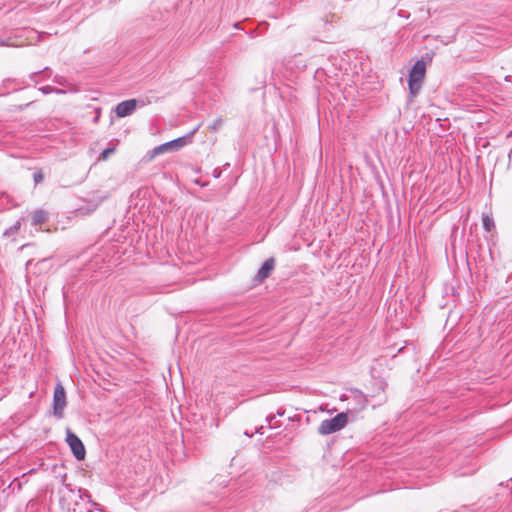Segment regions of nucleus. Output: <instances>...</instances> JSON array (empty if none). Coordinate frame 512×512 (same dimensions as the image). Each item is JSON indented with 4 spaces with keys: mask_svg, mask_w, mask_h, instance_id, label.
Returning <instances> with one entry per match:
<instances>
[{
    "mask_svg": "<svg viewBox=\"0 0 512 512\" xmlns=\"http://www.w3.org/2000/svg\"><path fill=\"white\" fill-rule=\"evenodd\" d=\"M426 73V64L423 60H418L409 72L408 87L412 97H415L421 89Z\"/></svg>",
    "mask_w": 512,
    "mask_h": 512,
    "instance_id": "f257e3e1",
    "label": "nucleus"
},
{
    "mask_svg": "<svg viewBox=\"0 0 512 512\" xmlns=\"http://www.w3.org/2000/svg\"><path fill=\"white\" fill-rule=\"evenodd\" d=\"M347 420V414L344 412L337 414L331 419H325L320 423L318 433L320 435H329L340 431L347 424Z\"/></svg>",
    "mask_w": 512,
    "mask_h": 512,
    "instance_id": "f03ea898",
    "label": "nucleus"
},
{
    "mask_svg": "<svg viewBox=\"0 0 512 512\" xmlns=\"http://www.w3.org/2000/svg\"><path fill=\"white\" fill-rule=\"evenodd\" d=\"M66 407V393L61 383L55 386L53 394V414L57 418H62L64 408Z\"/></svg>",
    "mask_w": 512,
    "mask_h": 512,
    "instance_id": "7ed1b4c3",
    "label": "nucleus"
},
{
    "mask_svg": "<svg viewBox=\"0 0 512 512\" xmlns=\"http://www.w3.org/2000/svg\"><path fill=\"white\" fill-rule=\"evenodd\" d=\"M66 442L77 460H83L85 458L86 451L82 441L70 430L67 431Z\"/></svg>",
    "mask_w": 512,
    "mask_h": 512,
    "instance_id": "20e7f679",
    "label": "nucleus"
},
{
    "mask_svg": "<svg viewBox=\"0 0 512 512\" xmlns=\"http://www.w3.org/2000/svg\"><path fill=\"white\" fill-rule=\"evenodd\" d=\"M137 103L136 99H129L120 102L115 108L116 115L121 118L131 115L135 111Z\"/></svg>",
    "mask_w": 512,
    "mask_h": 512,
    "instance_id": "39448f33",
    "label": "nucleus"
},
{
    "mask_svg": "<svg viewBox=\"0 0 512 512\" xmlns=\"http://www.w3.org/2000/svg\"><path fill=\"white\" fill-rule=\"evenodd\" d=\"M275 260L273 258H268L260 267L256 274V279L258 282L264 281L268 278L271 272L274 270Z\"/></svg>",
    "mask_w": 512,
    "mask_h": 512,
    "instance_id": "423d86ee",
    "label": "nucleus"
},
{
    "mask_svg": "<svg viewBox=\"0 0 512 512\" xmlns=\"http://www.w3.org/2000/svg\"><path fill=\"white\" fill-rule=\"evenodd\" d=\"M199 127L200 126L198 125L187 136L179 137L177 139L172 140L171 142H174L171 144L172 150H178L179 148L183 147L187 143L188 140L192 139L193 135L197 132Z\"/></svg>",
    "mask_w": 512,
    "mask_h": 512,
    "instance_id": "0eeeda50",
    "label": "nucleus"
},
{
    "mask_svg": "<svg viewBox=\"0 0 512 512\" xmlns=\"http://www.w3.org/2000/svg\"><path fill=\"white\" fill-rule=\"evenodd\" d=\"M31 218V225H41L48 220V213L44 210H36L31 214Z\"/></svg>",
    "mask_w": 512,
    "mask_h": 512,
    "instance_id": "6e6552de",
    "label": "nucleus"
},
{
    "mask_svg": "<svg viewBox=\"0 0 512 512\" xmlns=\"http://www.w3.org/2000/svg\"><path fill=\"white\" fill-rule=\"evenodd\" d=\"M173 142H166L164 144H161L157 147H155L153 150H152V157H155L157 155H160V154H163V153H166L168 151H173L172 148H171V144Z\"/></svg>",
    "mask_w": 512,
    "mask_h": 512,
    "instance_id": "1a4fd4ad",
    "label": "nucleus"
},
{
    "mask_svg": "<svg viewBox=\"0 0 512 512\" xmlns=\"http://www.w3.org/2000/svg\"><path fill=\"white\" fill-rule=\"evenodd\" d=\"M483 227L486 231L490 232L494 228V220L489 215H484L482 217Z\"/></svg>",
    "mask_w": 512,
    "mask_h": 512,
    "instance_id": "9d476101",
    "label": "nucleus"
},
{
    "mask_svg": "<svg viewBox=\"0 0 512 512\" xmlns=\"http://www.w3.org/2000/svg\"><path fill=\"white\" fill-rule=\"evenodd\" d=\"M354 397L357 400V402L361 405V409H363L367 405V398L362 392L355 391Z\"/></svg>",
    "mask_w": 512,
    "mask_h": 512,
    "instance_id": "9b49d317",
    "label": "nucleus"
},
{
    "mask_svg": "<svg viewBox=\"0 0 512 512\" xmlns=\"http://www.w3.org/2000/svg\"><path fill=\"white\" fill-rule=\"evenodd\" d=\"M21 227V222L17 221L14 225L6 229L3 233L4 236L14 235Z\"/></svg>",
    "mask_w": 512,
    "mask_h": 512,
    "instance_id": "f8f14e48",
    "label": "nucleus"
},
{
    "mask_svg": "<svg viewBox=\"0 0 512 512\" xmlns=\"http://www.w3.org/2000/svg\"><path fill=\"white\" fill-rule=\"evenodd\" d=\"M115 152V148L114 147H108L106 149H104L100 155V158L102 160H107L108 157L113 154Z\"/></svg>",
    "mask_w": 512,
    "mask_h": 512,
    "instance_id": "ddd939ff",
    "label": "nucleus"
},
{
    "mask_svg": "<svg viewBox=\"0 0 512 512\" xmlns=\"http://www.w3.org/2000/svg\"><path fill=\"white\" fill-rule=\"evenodd\" d=\"M33 179H34L35 184L41 183L44 179V175H43L42 171L41 170L36 171L33 174Z\"/></svg>",
    "mask_w": 512,
    "mask_h": 512,
    "instance_id": "4468645a",
    "label": "nucleus"
},
{
    "mask_svg": "<svg viewBox=\"0 0 512 512\" xmlns=\"http://www.w3.org/2000/svg\"><path fill=\"white\" fill-rule=\"evenodd\" d=\"M266 420L269 423L270 428L279 427L278 421L275 420V416L274 415L267 416Z\"/></svg>",
    "mask_w": 512,
    "mask_h": 512,
    "instance_id": "2eb2a0df",
    "label": "nucleus"
},
{
    "mask_svg": "<svg viewBox=\"0 0 512 512\" xmlns=\"http://www.w3.org/2000/svg\"><path fill=\"white\" fill-rule=\"evenodd\" d=\"M41 90L43 91V93L47 94L52 91V88L50 86H45L42 87Z\"/></svg>",
    "mask_w": 512,
    "mask_h": 512,
    "instance_id": "dca6fc26",
    "label": "nucleus"
},
{
    "mask_svg": "<svg viewBox=\"0 0 512 512\" xmlns=\"http://www.w3.org/2000/svg\"><path fill=\"white\" fill-rule=\"evenodd\" d=\"M284 413H285V410H284V409H278V410H277V414H278L279 416H283V415H284Z\"/></svg>",
    "mask_w": 512,
    "mask_h": 512,
    "instance_id": "f3484780",
    "label": "nucleus"
},
{
    "mask_svg": "<svg viewBox=\"0 0 512 512\" xmlns=\"http://www.w3.org/2000/svg\"><path fill=\"white\" fill-rule=\"evenodd\" d=\"M262 429H263V426H260V428L257 430V432L262 434V431H261Z\"/></svg>",
    "mask_w": 512,
    "mask_h": 512,
    "instance_id": "a211bd4d",
    "label": "nucleus"
},
{
    "mask_svg": "<svg viewBox=\"0 0 512 512\" xmlns=\"http://www.w3.org/2000/svg\"><path fill=\"white\" fill-rule=\"evenodd\" d=\"M0 45H5V43L3 41L0 42Z\"/></svg>",
    "mask_w": 512,
    "mask_h": 512,
    "instance_id": "6ab92c4d",
    "label": "nucleus"
}]
</instances>
